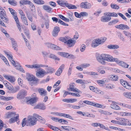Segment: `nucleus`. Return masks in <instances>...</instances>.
Returning <instances> with one entry per match:
<instances>
[{"mask_svg":"<svg viewBox=\"0 0 131 131\" xmlns=\"http://www.w3.org/2000/svg\"><path fill=\"white\" fill-rule=\"evenodd\" d=\"M37 117L34 116H30L28 117L27 122L29 123H30L29 124L30 126H33L36 124L37 121Z\"/></svg>","mask_w":131,"mask_h":131,"instance_id":"obj_1","label":"nucleus"},{"mask_svg":"<svg viewBox=\"0 0 131 131\" xmlns=\"http://www.w3.org/2000/svg\"><path fill=\"white\" fill-rule=\"evenodd\" d=\"M27 95V91L25 90H22L18 93L17 97L18 99L20 100L24 98L25 96H26Z\"/></svg>","mask_w":131,"mask_h":131,"instance_id":"obj_2","label":"nucleus"},{"mask_svg":"<svg viewBox=\"0 0 131 131\" xmlns=\"http://www.w3.org/2000/svg\"><path fill=\"white\" fill-rule=\"evenodd\" d=\"M105 61L109 62H117L118 59L117 58H113L112 56L110 55L104 54Z\"/></svg>","mask_w":131,"mask_h":131,"instance_id":"obj_3","label":"nucleus"},{"mask_svg":"<svg viewBox=\"0 0 131 131\" xmlns=\"http://www.w3.org/2000/svg\"><path fill=\"white\" fill-rule=\"evenodd\" d=\"M47 73L44 70L40 69L36 72V75L38 78H42L47 74Z\"/></svg>","mask_w":131,"mask_h":131,"instance_id":"obj_4","label":"nucleus"},{"mask_svg":"<svg viewBox=\"0 0 131 131\" xmlns=\"http://www.w3.org/2000/svg\"><path fill=\"white\" fill-rule=\"evenodd\" d=\"M104 54H102L101 55L98 56L96 57V59L98 61L103 65H105V59Z\"/></svg>","mask_w":131,"mask_h":131,"instance_id":"obj_5","label":"nucleus"},{"mask_svg":"<svg viewBox=\"0 0 131 131\" xmlns=\"http://www.w3.org/2000/svg\"><path fill=\"white\" fill-rule=\"evenodd\" d=\"M15 113L13 112L11 113L9 115L10 116H14L12 118L9 119V122L10 123H13L15 122V121H19V116H15Z\"/></svg>","mask_w":131,"mask_h":131,"instance_id":"obj_6","label":"nucleus"},{"mask_svg":"<svg viewBox=\"0 0 131 131\" xmlns=\"http://www.w3.org/2000/svg\"><path fill=\"white\" fill-rule=\"evenodd\" d=\"M80 7L82 8L89 9L91 8V5L90 3L87 2L81 3L80 5Z\"/></svg>","mask_w":131,"mask_h":131,"instance_id":"obj_7","label":"nucleus"},{"mask_svg":"<svg viewBox=\"0 0 131 131\" xmlns=\"http://www.w3.org/2000/svg\"><path fill=\"white\" fill-rule=\"evenodd\" d=\"M115 27L121 30L129 29H130L129 27L127 25L122 24L115 26Z\"/></svg>","mask_w":131,"mask_h":131,"instance_id":"obj_8","label":"nucleus"},{"mask_svg":"<svg viewBox=\"0 0 131 131\" xmlns=\"http://www.w3.org/2000/svg\"><path fill=\"white\" fill-rule=\"evenodd\" d=\"M76 42L75 40L71 39L70 37H69L66 43L68 45V47H71L74 45Z\"/></svg>","mask_w":131,"mask_h":131,"instance_id":"obj_9","label":"nucleus"},{"mask_svg":"<svg viewBox=\"0 0 131 131\" xmlns=\"http://www.w3.org/2000/svg\"><path fill=\"white\" fill-rule=\"evenodd\" d=\"M58 54L61 56L66 58H72L74 57L73 55L72 54H69L67 53L59 52H58Z\"/></svg>","mask_w":131,"mask_h":131,"instance_id":"obj_10","label":"nucleus"},{"mask_svg":"<svg viewBox=\"0 0 131 131\" xmlns=\"http://www.w3.org/2000/svg\"><path fill=\"white\" fill-rule=\"evenodd\" d=\"M60 31V29L59 27L57 26L55 27L52 32V35L54 37H56L57 36L58 33Z\"/></svg>","mask_w":131,"mask_h":131,"instance_id":"obj_11","label":"nucleus"},{"mask_svg":"<svg viewBox=\"0 0 131 131\" xmlns=\"http://www.w3.org/2000/svg\"><path fill=\"white\" fill-rule=\"evenodd\" d=\"M10 40L11 41L12 44L13 48H14V50L16 51H17L18 50L17 48L18 45L16 41L13 38H11Z\"/></svg>","mask_w":131,"mask_h":131,"instance_id":"obj_12","label":"nucleus"},{"mask_svg":"<svg viewBox=\"0 0 131 131\" xmlns=\"http://www.w3.org/2000/svg\"><path fill=\"white\" fill-rule=\"evenodd\" d=\"M64 67V64H62L56 72L55 74L58 76H60L63 71Z\"/></svg>","mask_w":131,"mask_h":131,"instance_id":"obj_13","label":"nucleus"},{"mask_svg":"<svg viewBox=\"0 0 131 131\" xmlns=\"http://www.w3.org/2000/svg\"><path fill=\"white\" fill-rule=\"evenodd\" d=\"M5 17H6V12L3 8L0 6V17L1 18H3Z\"/></svg>","mask_w":131,"mask_h":131,"instance_id":"obj_14","label":"nucleus"},{"mask_svg":"<svg viewBox=\"0 0 131 131\" xmlns=\"http://www.w3.org/2000/svg\"><path fill=\"white\" fill-rule=\"evenodd\" d=\"M111 19V17L105 16H102L101 18V20L103 22H108Z\"/></svg>","mask_w":131,"mask_h":131,"instance_id":"obj_15","label":"nucleus"},{"mask_svg":"<svg viewBox=\"0 0 131 131\" xmlns=\"http://www.w3.org/2000/svg\"><path fill=\"white\" fill-rule=\"evenodd\" d=\"M57 2L59 5L63 7H64L65 6L67 7V6L68 4V3H67V2L65 1L62 0L58 1Z\"/></svg>","mask_w":131,"mask_h":131,"instance_id":"obj_16","label":"nucleus"},{"mask_svg":"<svg viewBox=\"0 0 131 131\" xmlns=\"http://www.w3.org/2000/svg\"><path fill=\"white\" fill-rule=\"evenodd\" d=\"M38 91L40 94L42 96H45L47 95V92L42 88L39 89Z\"/></svg>","mask_w":131,"mask_h":131,"instance_id":"obj_17","label":"nucleus"},{"mask_svg":"<svg viewBox=\"0 0 131 131\" xmlns=\"http://www.w3.org/2000/svg\"><path fill=\"white\" fill-rule=\"evenodd\" d=\"M34 116L37 117L38 119H39L40 122L42 124H44L45 122V120L44 118H42L41 116H39L38 115L36 114H34Z\"/></svg>","mask_w":131,"mask_h":131,"instance_id":"obj_18","label":"nucleus"},{"mask_svg":"<svg viewBox=\"0 0 131 131\" xmlns=\"http://www.w3.org/2000/svg\"><path fill=\"white\" fill-rule=\"evenodd\" d=\"M13 99L14 97H5L3 96L0 95V99L5 101L10 100ZM0 103H1L0 102Z\"/></svg>","mask_w":131,"mask_h":131,"instance_id":"obj_19","label":"nucleus"},{"mask_svg":"<svg viewBox=\"0 0 131 131\" xmlns=\"http://www.w3.org/2000/svg\"><path fill=\"white\" fill-rule=\"evenodd\" d=\"M35 108L43 110L46 109V107L43 103L39 104L37 105L35 107Z\"/></svg>","mask_w":131,"mask_h":131,"instance_id":"obj_20","label":"nucleus"},{"mask_svg":"<svg viewBox=\"0 0 131 131\" xmlns=\"http://www.w3.org/2000/svg\"><path fill=\"white\" fill-rule=\"evenodd\" d=\"M98 42L97 39L93 40L92 41L91 44V46L95 48L98 46L100 45L99 43H98Z\"/></svg>","mask_w":131,"mask_h":131,"instance_id":"obj_21","label":"nucleus"},{"mask_svg":"<svg viewBox=\"0 0 131 131\" xmlns=\"http://www.w3.org/2000/svg\"><path fill=\"white\" fill-rule=\"evenodd\" d=\"M106 39L107 38L104 37H101L100 39L97 38L98 41V43H99L100 45L102 44L105 42Z\"/></svg>","mask_w":131,"mask_h":131,"instance_id":"obj_22","label":"nucleus"},{"mask_svg":"<svg viewBox=\"0 0 131 131\" xmlns=\"http://www.w3.org/2000/svg\"><path fill=\"white\" fill-rule=\"evenodd\" d=\"M75 84L74 83H71L69 85V89H70L71 91L73 92H75L76 90H77V88L75 87Z\"/></svg>","mask_w":131,"mask_h":131,"instance_id":"obj_23","label":"nucleus"},{"mask_svg":"<svg viewBox=\"0 0 131 131\" xmlns=\"http://www.w3.org/2000/svg\"><path fill=\"white\" fill-rule=\"evenodd\" d=\"M113 104H112L111 105V107L114 109L116 110H120L121 108L119 107L117 105L114 104L115 102H113Z\"/></svg>","mask_w":131,"mask_h":131,"instance_id":"obj_24","label":"nucleus"},{"mask_svg":"<svg viewBox=\"0 0 131 131\" xmlns=\"http://www.w3.org/2000/svg\"><path fill=\"white\" fill-rule=\"evenodd\" d=\"M43 8L44 10L48 12H50L52 9L49 6L47 5H43Z\"/></svg>","mask_w":131,"mask_h":131,"instance_id":"obj_25","label":"nucleus"},{"mask_svg":"<svg viewBox=\"0 0 131 131\" xmlns=\"http://www.w3.org/2000/svg\"><path fill=\"white\" fill-rule=\"evenodd\" d=\"M48 57L49 58L54 59L55 60H60V59L59 58L54 54L52 53H50Z\"/></svg>","mask_w":131,"mask_h":131,"instance_id":"obj_26","label":"nucleus"},{"mask_svg":"<svg viewBox=\"0 0 131 131\" xmlns=\"http://www.w3.org/2000/svg\"><path fill=\"white\" fill-rule=\"evenodd\" d=\"M118 46L117 45H110L108 46L107 48H108L111 49H117L119 48Z\"/></svg>","mask_w":131,"mask_h":131,"instance_id":"obj_27","label":"nucleus"},{"mask_svg":"<svg viewBox=\"0 0 131 131\" xmlns=\"http://www.w3.org/2000/svg\"><path fill=\"white\" fill-rule=\"evenodd\" d=\"M68 36H65L64 37H61L60 38L59 40L65 43H67L68 39L69 38Z\"/></svg>","mask_w":131,"mask_h":131,"instance_id":"obj_28","label":"nucleus"},{"mask_svg":"<svg viewBox=\"0 0 131 131\" xmlns=\"http://www.w3.org/2000/svg\"><path fill=\"white\" fill-rule=\"evenodd\" d=\"M50 48L55 50H60L61 49L59 47L52 44Z\"/></svg>","mask_w":131,"mask_h":131,"instance_id":"obj_29","label":"nucleus"},{"mask_svg":"<svg viewBox=\"0 0 131 131\" xmlns=\"http://www.w3.org/2000/svg\"><path fill=\"white\" fill-rule=\"evenodd\" d=\"M119 64L120 65L126 68H127L129 66V65L126 63L122 61H120L119 62Z\"/></svg>","mask_w":131,"mask_h":131,"instance_id":"obj_30","label":"nucleus"},{"mask_svg":"<svg viewBox=\"0 0 131 131\" xmlns=\"http://www.w3.org/2000/svg\"><path fill=\"white\" fill-rule=\"evenodd\" d=\"M119 20L118 19H115L113 20L108 23V25H112L113 24H114L117 23L119 22Z\"/></svg>","mask_w":131,"mask_h":131,"instance_id":"obj_31","label":"nucleus"},{"mask_svg":"<svg viewBox=\"0 0 131 131\" xmlns=\"http://www.w3.org/2000/svg\"><path fill=\"white\" fill-rule=\"evenodd\" d=\"M123 95L126 97L131 99V92H124L123 93Z\"/></svg>","mask_w":131,"mask_h":131,"instance_id":"obj_32","label":"nucleus"},{"mask_svg":"<svg viewBox=\"0 0 131 131\" xmlns=\"http://www.w3.org/2000/svg\"><path fill=\"white\" fill-rule=\"evenodd\" d=\"M21 18L24 24L26 25H28V21L25 16L24 15V16H21Z\"/></svg>","mask_w":131,"mask_h":131,"instance_id":"obj_33","label":"nucleus"},{"mask_svg":"<svg viewBox=\"0 0 131 131\" xmlns=\"http://www.w3.org/2000/svg\"><path fill=\"white\" fill-rule=\"evenodd\" d=\"M27 79L28 81H32L33 78L34 77L33 75L28 73L26 75Z\"/></svg>","mask_w":131,"mask_h":131,"instance_id":"obj_34","label":"nucleus"},{"mask_svg":"<svg viewBox=\"0 0 131 131\" xmlns=\"http://www.w3.org/2000/svg\"><path fill=\"white\" fill-rule=\"evenodd\" d=\"M118 77L117 75H112L110 77V79L112 81H116L117 80Z\"/></svg>","mask_w":131,"mask_h":131,"instance_id":"obj_35","label":"nucleus"},{"mask_svg":"<svg viewBox=\"0 0 131 131\" xmlns=\"http://www.w3.org/2000/svg\"><path fill=\"white\" fill-rule=\"evenodd\" d=\"M93 106L97 107L102 108H105V106H104L103 105L94 103V104H93Z\"/></svg>","mask_w":131,"mask_h":131,"instance_id":"obj_36","label":"nucleus"},{"mask_svg":"<svg viewBox=\"0 0 131 131\" xmlns=\"http://www.w3.org/2000/svg\"><path fill=\"white\" fill-rule=\"evenodd\" d=\"M67 7L70 9H74L77 8V7L75 5L69 3L67 6Z\"/></svg>","mask_w":131,"mask_h":131,"instance_id":"obj_37","label":"nucleus"},{"mask_svg":"<svg viewBox=\"0 0 131 131\" xmlns=\"http://www.w3.org/2000/svg\"><path fill=\"white\" fill-rule=\"evenodd\" d=\"M58 16L60 18L66 22H69V20L68 18L65 17L62 15H58Z\"/></svg>","mask_w":131,"mask_h":131,"instance_id":"obj_38","label":"nucleus"},{"mask_svg":"<svg viewBox=\"0 0 131 131\" xmlns=\"http://www.w3.org/2000/svg\"><path fill=\"white\" fill-rule=\"evenodd\" d=\"M29 2L27 0H22L20 1V3L22 5L28 4Z\"/></svg>","mask_w":131,"mask_h":131,"instance_id":"obj_39","label":"nucleus"},{"mask_svg":"<svg viewBox=\"0 0 131 131\" xmlns=\"http://www.w3.org/2000/svg\"><path fill=\"white\" fill-rule=\"evenodd\" d=\"M48 72H47V73H52L55 71V70L53 68L51 67H49L47 69Z\"/></svg>","mask_w":131,"mask_h":131,"instance_id":"obj_40","label":"nucleus"},{"mask_svg":"<svg viewBox=\"0 0 131 131\" xmlns=\"http://www.w3.org/2000/svg\"><path fill=\"white\" fill-rule=\"evenodd\" d=\"M120 82L121 84L125 88L127 84V81L123 79L120 80Z\"/></svg>","mask_w":131,"mask_h":131,"instance_id":"obj_41","label":"nucleus"},{"mask_svg":"<svg viewBox=\"0 0 131 131\" xmlns=\"http://www.w3.org/2000/svg\"><path fill=\"white\" fill-rule=\"evenodd\" d=\"M8 59L9 61L12 62V64L14 66L16 64L12 56L10 55L8 57Z\"/></svg>","mask_w":131,"mask_h":131,"instance_id":"obj_42","label":"nucleus"},{"mask_svg":"<svg viewBox=\"0 0 131 131\" xmlns=\"http://www.w3.org/2000/svg\"><path fill=\"white\" fill-rule=\"evenodd\" d=\"M123 32L128 38H129L131 37V33L125 30Z\"/></svg>","mask_w":131,"mask_h":131,"instance_id":"obj_43","label":"nucleus"},{"mask_svg":"<svg viewBox=\"0 0 131 131\" xmlns=\"http://www.w3.org/2000/svg\"><path fill=\"white\" fill-rule=\"evenodd\" d=\"M48 126L51 129L55 131H57L58 130V128L55 126H53L50 124H49L48 125Z\"/></svg>","mask_w":131,"mask_h":131,"instance_id":"obj_44","label":"nucleus"},{"mask_svg":"<svg viewBox=\"0 0 131 131\" xmlns=\"http://www.w3.org/2000/svg\"><path fill=\"white\" fill-rule=\"evenodd\" d=\"M8 2L10 4L14 6H16L17 5L16 3L15 2L14 0H9L8 1Z\"/></svg>","mask_w":131,"mask_h":131,"instance_id":"obj_45","label":"nucleus"},{"mask_svg":"<svg viewBox=\"0 0 131 131\" xmlns=\"http://www.w3.org/2000/svg\"><path fill=\"white\" fill-rule=\"evenodd\" d=\"M81 17H87L88 16V14L86 12H83L80 13Z\"/></svg>","mask_w":131,"mask_h":131,"instance_id":"obj_46","label":"nucleus"},{"mask_svg":"<svg viewBox=\"0 0 131 131\" xmlns=\"http://www.w3.org/2000/svg\"><path fill=\"white\" fill-rule=\"evenodd\" d=\"M8 89L11 91H12L13 90V88L11 84L9 83H8V85H6Z\"/></svg>","mask_w":131,"mask_h":131,"instance_id":"obj_47","label":"nucleus"},{"mask_svg":"<svg viewBox=\"0 0 131 131\" xmlns=\"http://www.w3.org/2000/svg\"><path fill=\"white\" fill-rule=\"evenodd\" d=\"M13 16L16 23H18V24H19V20L18 18L17 17V14H15V15Z\"/></svg>","mask_w":131,"mask_h":131,"instance_id":"obj_48","label":"nucleus"},{"mask_svg":"<svg viewBox=\"0 0 131 131\" xmlns=\"http://www.w3.org/2000/svg\"><path fill=\"white\" fill-rule=\"evenodd\" d=\"M111 6L112 8L115 9H118L119 8L118 6L116 5L113 4H112L111 5Z\"/></svg>","mask_w":131,"mask_h":131,"instance_id":"obj_49","label":"nucleus"},{"mask_svg":"<svg viewBox=\"0 0 131 131\" xmlns=\"http://www.w3.org/2000/svg\"><path fill=\"white\" fill-rule=\"evenodd\" d=\"M1 58L3 60V61H4V62L6 64L8 65H9V64L8 63V62L7 60L5 57H4V56L2 55V57H1Z\"/></svg>","mask_w":131,"mask_h":131,"instance_id":"obj_50","label":"nucleus"},{"mask_svg":"<svg viewBox=\"0 0 131 131\" xmlns=\"http://www.w3.org/2000/svg\"><path fill=\"white\" fill-rule=\"evenodd\" d=\"M61 127L67 131H69L71 130V127H70L62 126Z\"/></svg>","mask_w":131,"mask_h":131,"instance_id":"obj_51","label":"nucleus"},{"mask_svg":"<svg viewBox=\"0 0 131 131\" xmlns=\"http://www.w3.org/2000/svg\"><path fill=\"white\" fill-rule=\"evenodd\" d=\"M30 104L32 105L34 103H35L36 101V99L32 98L30 99V100H28Z\"/></svg>","mask_w":131,"mask_h":131,"instance_id":"obj_52","label":"nucleus"},{"mask_svg":"<svg viewBox=\"0 0 131 131\" xmlns=\"http://www.w3.org/2000/svg\"><path fill=\"white\" fill-rule=\"evenodd\" d=\"M8 9L11 13L13 16L15 14H16V13H15V11L13 9L11 8H9Z\"/></svg>","mask_w":131,"mask_h":131,"instance_id":"obj_53","label":"nucleus"},{"mask_svg":"<svg viewBox=\"0 0 131 131\" xmlns=\"http://www.w3.org/2000/svg\"><path fill=\"white\" fill-rule=\"evenodd\" d=\"M26 13V16L28 19L31 22H32L33 21L32 17L28 14L27 13Z\"/></svg>","mask_w":131,"mask_h":131,"instance_id":"obj_54","label":"nucleus"},{"mask_svg":"<svg viewBox=\"0 0 131 131\" xmlns=\"http://www.w3.org/2000/svg\"><path fill=\"white\" fill-rule=\"evenodd\" d=\"M17 69L20 71L23 72H25V71L22 68V67L19 65V66L17 67Z\"/></svg>","mask_w":131,"mask_h":131,"instance_id":"obj_55","label":"nucleus"},{"mask_svg":"<svg viewBox=\"0 0 131 131\" xmlns=\"http://www.w3.org/2000/svg\"><path fill=\"white\" fill-rule=\"evenodd\" d=\"M40 68V64H35L32 65V69H38Z\"/></svg>","mask_w":131,"mask_h":131,"instance_id":"obj_56","label":"nucleus"},{"mask_svg":"<svg viewBox=\"0 0 131 131\" xmlns=\"http://www.w3.org/2000/svg\"><path fill=\"white\" fill-rule=\"evenodd\" d=\"M86 48L85 45L84 44H82L80 48V50L81 52L84 51Z\"/></svg>","mask_w":131,"mask_h":131,"instance_id":"obj_57","label":"nucleus"},{"mask_svg":"<svg viewBox=\"0 0 131 131\" xmlns=\"http://www.w3.org/2000/svg\"><path fill=\"white\" fill-rule=\"evenodd\" d=\"M8 80L11 82L13 83L15 81V79L12 76H10V77L9 78Z\"/></svg>","mask_w":131,"mask_h":131,"instance_id":"obj_58","label":"nucleus"},{"mask_svg":"<svg viewBox=\"0 0 131 131\" xmlns=\"http://www.w3.org/2000/svg\"><path fill=\"white\" fill-rule=\"evenodd\" d=\"M69 103H72L76 102L77 100L75 99H69Z\"/></svg>","mask_w":131,"mask_h":131,"instance_id":"obj_59","label":"nucleus"},{"mask_svg":"<svg viewBox=\"0 0 131 131\" xmlns=\"http://www.w3.org/2000/svg\"><path fill=\"white\" fill-rule=\"evenodd\" d=\"M71 66V65L70 66L68 71V76L70 75L71 74V72L72 69V67Z\"/></svg>","mask_w":131,"mask_h":131,"instance_id":"obj_60","label":"nucleus"},{"mask_svg":"<svg viewBox=\"0 0 131 131\" xmlns=\"http://www.w3.org/2000/svg\"><path fill=\"white\" fill-rule=\"evenodd\" d=\"M117 14L124 20H126L127 19L126 18L123 14L120 13H118Z\"/></svg>","mask_w":131,"mask_h":131,"instance_id":"obj_61","label":"nucleus"},{"mask_svg":"<svg viewBox=\"0 0 131 131\" xmlns=\"http://www.w3.org/2000/svg\"><path fill=\"white\" fill-rule=\"evenodd\" d=\"M58 121L60 123H61L62 122L65 123V124H66L67 123H68V122L67 121V120L61 119H59V120H58Z\"/></svg>","mask_w":131,"mask_h":131,"instance_id":"obj_62","label":"nucleus"},{"mask_svg":"<svg viewBox=\"0 0 131 131\" xmlns=\"http://www.w3.org/2000/svg\"><path fill=\"white\" fill-rule=\"evenodd\" d=\"M74 14L76 17L79 18H81L80 13L79 14L77 12H75L74 13Z\"/></svg>","mask_w":131,"mask_h":131,"instance_id":"obj_63","label":"nucleus"},{"mask_svg":"<svg viewBox=\"0 0 131 131\" xmlns=\"http://www.w3.org/2000/svg\"><path fill=\"white\" fill-rule=\"evenodd\" d=\"M49 20L45 22V25L46 26V28L48 29L49 28Z\"/></svg>","mask_w":131,"mask_h":131,"instance_id":"obj_64","label":"nucleus"}]
</instances>
